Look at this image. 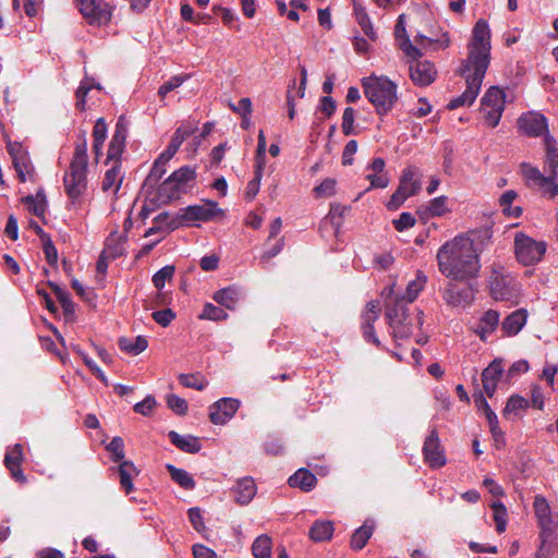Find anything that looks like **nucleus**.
I'll use <instances>...</instances> for the list:
<instances>
[{
  "label": "nucleus",
  "instance_id": "1",
  "mask_svg": "<svg viewBox=\"0 0 558 558\" xmlns=\"http://www.w3.org/2000/svg\"><path fill=\"white\" fill-rule=\"evenodd\" d=\"M490 48L489 25L484 19H480L472 29L468 57L459 69L460 75L465 80L466 88L462 95L449 101L447 106L449 110L471 106L475 101L489 65Z\"/></svg>",
  "mask_w": 558,
  "mask_h": 558
},
{
  "label": "nucleus",
  "instance_id": "2",
  "mask_svg": "<svg viewBox=\"0 0 558 558\" xmlns=\"http://www.w3.org/2000/svg\"><path fill=\"white\" fill-rule=\"evenodd\" d=\"M490 48L489 25L484 19H480L472 29L468 57L459 69L460 75L465 80L466 88L462 95L449 101L447 106L449 110L471 106L475 101L489 65Z\"/></svg>",
  "mask_w": 558,
  "mask_h": 558
},
{
  "label": "nucleus",
  "instance_id": "3",
  "mask_svg": "<svg viewBox=\"0 0 558 558\" xmlns=\"http://www.w3.org/2000/svg\"><path fill=\"white\" fill-rule=\"evenodd\" d=\"M436 258L439 271L451 280L464 281L475 278L481 269L474 242L463 235L442 244Z\"/></svg>",
  "mask_w": 558,
  "mask_h": 558
},
{
  "label": "nucleus",
  "instance_id": "4",
  "mask_svg": "<svg viewBox=\"0 0 558 558\" xmlns=\"http://www.w3.org/2000/svg\"><path fill=\"white\" fill-rule=\"evenodd\" d=\"M87 140L86 132L80 131L69 171L64 174V189L72 203H75L87 190Z\"/></svg>",
  "mask_w": 558,
  "mask_h": 558
},
{
  "label": "nucleus",
  "instance_id": "5",
  "mask_svg": "<svg viewBox=\"0 0 558 558\" xmlns=\"http://www.w3.org/2000/svg\"><path fill=\"white\" fill-rule=\"evenodd\" d=\"M365 96L378 114L388 113L398 100L397 85L389 78L369 76L362 80Z\"/></svg>",
  "mask_w": 558,
  "mask_h": 558
},
{
  "label": "nucleus",
  "instance_id": "6",
  "mask_svg": "<svg viewBox=\"0 0 558 558\" xmlns=\"http://www.w3.org/2000/svg\"><path fill=\"white\" fill-rule=\"evenodd\" d=\"M195 178L196 172L194 168L190 166L179 168L156 186L153 192L154 197L150 198L151 203L166 205L180 198L182 194L187 192L189 183L194 181Z\"/></svg>",
  "mask_w": 558,
  "mask_h": 558
},
{
  "label": "nucleus",
  "instance_id": "7",
  "mask_svg": "<svg viewBox=\"0 0 558 558\" xmlns=\"http://www.w3.org/2000/svg\"><path fill=\"white\" fill-rule=\"evenodd\" d=\"M490 294L496 301H507L518 304L520 286L517 279L500 264H493L489 278Z\"/></svg>",
  "mask_w": 558,
  "mask_h": 558
},
{
  "label": "nucleus",
  "instance_id": "8",
  "mask_svg": "<svg viewBox=\"0 0 558 558\" xmlns=\"http://www.w3.org/2000/svg\"><path fill=\"white\" fill-rule=\"evenodd\" d=\"M404 298L391 299L386 302V319L392 329L396 339L409 338L412 333V325L409 322L408 307Z\"/></svg>",
  "mask_w": 558,
  "mask_h": 558
},
{
  "label": "nucleus",
  "instance_id": "9",
  "mask_svg": "<svg viewBox=\"0 0 558 558\" xmlns=\"http://www.w3.org/2000/svg\"><path fill=\"white\" fill-rule=\"evenodd\" d=\"M221 213L216 202H207L203 205H191L181 208L177 217L170 222V228L175 229L179 226H196L198 221H209Z\"/></svg>",
  "mask_w": 558,
  "mask_h": 558
},
{
  "label": "nucleus",
  "instance_id": "10",
  "mask_svg": "<svg viewBox=\"0 0 558 558\" xmlns=\"http://www.w3.org/2000/svg\"><path fill=\"white\" fill-rule=\"evenodd\" d=\"M547 244L520 232L514 236V252L519 263L531 266L538 263L546 253Z\"/></svg>",
  "mask_w": 558,
  "mask_h": 558
},
{
  "label": "nucleus",
  "instance_id": "11",
  "mask_svg": "<svg viewBox=\"0 0 558 558\" xmlns=\"http://www.w3.org/2000/svg\"><path fill=\"white\" fill-rule=\"evenodd\" d=\"M505 109V94L497 86H490L481 100V110L490 128L498 125Z\"/></svg>",
  "mask_w": 558,
  "mask_h": 558
},
{
  "label": "nucleus",
  "instance_id": "12",
  "mask_svg": "<svg viewBox=\"0 0 558 558\" xmlns=\"http://www.w3.org/2000/svg\"><path fill=\"white\" fill-rule=\"evenodd\" d=\"M80 12L90 25L107 24L112 16V8L102 0H76Z\"/></svg>",
  "mask_w": 558,
  "mask_h": 558
},
{
  "label": "nucleus",
  "instance_id": "13",
  "mask_svg": "<svg viewBox=\"0 0 558 558\" xmlns=\"http://www.w3.org/2000/svg\"><path fill=\"white\" fill-rule=\"evenodd\" d=\"M7 148L12 158V162L17 173L19 180L21 182H26L27 180L35 181V168L31 161L28 153L23 148V146L20 143L10 142Z\"/></svg>",
  "mask_w": 558,
  "mask_h": 558
},
{
  "label": "nucleus",
  "instance_id": "14",
  "mask_svg": "<svg viewBox=\"0 0 558 558\" xmlns=\"http://www.w3.org/2000/svg\"><path fill=\"white\" fill-rule=\"evenodd\" d=\"M409 73L412 82L420 87L430 85L437 77V70L430 61L411 58Z\"/></svg>",
  "mask_w": 558,
  "mask_h": 558
},
{
  "label": "nucleus",
  "instance_id": "15",
  "mask_svg": "<svg viewBox=\"0 0 558 558\" xmlns=\"http://www.w3.org/2000/svg\"><path fill=\"white\" fill-rule=\"evenodd\" d=\"M380 303L379 301H369L361 315V328L363 337L367 342L380 347V341L375 333L374 323L379 318Z\"/></svg>",
  "mask_w": 558,
  "mask_h": 558
},
{
  "label": "nucleus",
  "instance_id": "16",
  "mask_svg": "<svg viewBox=\"0 0 558 558\" xmlns=\"http://www.w3.org/2000/svg\"><path fill=\"white\" fill-rule=\"evenodd\" d=\"M240 407L238 399L221 398L209 408V418L215 425H223L230 421Z\"/></svg>",
  "mask_w": 558,
  "mask_h": 558
},
{
  "label": "nucleus",
  "instance_id": "17",
  "mask_svg": "<svg viewBox=\"0 0 558 558\" xmlns=\"http://www.w3.org/2000/svg\"><path fill=\"white\" fill-rule=\"evenodd\" d=\"M423 454L425 462L434 469L441 468L446 464V456L440 446L439 437L435 429L426 437L423 446Z\"/></svg>",
  "mask_w": 558,
  "mask_h": 558
},
{
  "label": "nucleus",
  "instance_id": "18",
  "mask_svg": "<svg viewBox=\"0 0 558 558\" xmlns=\"http://www.w3.org/2000/svg\"><path fill=\"white\" fill-rule=\"evenodd\" d=\"M518 126L521 132L529 136L537 137L543 133H548L547 119L536 112H527L522 114L518 120Z\"/></svg>",
  "mask_w": 558,
  "mask_h": 558
},
{
  "label": "nucleus",
  "instance_id": "19",
  "mask_svg": "<svg viewBox=\"0 0 558 558\" xmlns=\"http://www.w3.org/2000/svg\"><path fill=\"white\" fill-rule=\"evenodd\" d=\"M128 136V124L121 117L116 123L114 132L109 144L107 159L118 160L122 155Z\"/></svg>",
  "mask_w": 558,
  "mask_h": 558
},
{
  "label": "nucleus",
  "instance_id": "20",
  "mask_svg": "<svg viewBox=\"0 0 558 558\" xmlns=\"http://www.w3.org/2000/svg\"><path fill=\"white\" fill-rule=\"evenodd\" d=\"M504 373L501 360H494L483 372L482 383L483 389L487 397L492 398L496 391L497 384Z\"/></svg>",
  "mask_w": 558,
  "mask_h": 558
},
{
  "label": "nucleus",
  "instance_id": "21",
  "mask_svg": "<svg viewBox=\"0 0 558 558\" xmlns=\"http://www.w3.org/2000/svg\"><path fill=\"white\" fill-rule=\"evenodd\" d=\"M535 515L543 532H553L551 510L545 497L537 495L533 502Z\"/></svg>",
  "mask_w": 558,
  "mask_h": 558
},
{
  "label": "nucleus",
  "instance_id": "22",
  "mask_svg": "<svg viewBox=\"0 0 558 558\" xmlns=\"http://www.w3.org/2000/svg\"><path fill=\"white\" fill-rule=\"evenodd\" d=\"M256 493V484L250 476L239 480L233 487L234 499L239 505H248Z\"/></svg>",
  "mask_w": 558,
  "mask_h": 558
},
{
  "label": "nucleus",
  "instance_id": "23",
  "mask_svg": "<svg viewBox=\"0 0 558 558\" xmlns=\"http://www.w3.org/2000/svg\"><path fill=\"white\" fill-rule=\"evenodd\" d=\"M421 189V183L417 178V170L414 167H408L402 171L400 177L398 190L402 192L408 198L415 195Z\"/></svg>",
  "mask_w": 558,
  "mask_h": 558
},
{
  "label": "nucleus",
  "instance_id": "24",
  "mask_svg": "<svg viewBox=\"0 0 558 558\" xmlns=\"http://www.w3.org/2000/svg\"><path fill=\"white\" fill-rule=\"evenodd\" d=\"M168 437L172 445L179 448L183 452L197 453L202 449L199 439L192 435H180L179 433L171 430Z\"/></svg>",
  "mask_w": 558,
  "mask_h": 558
},
{
  "label": "nucleus",
  "instance_id": "25",
  "mask_svg": "<svg viewBox=\"0 0 558 558\" xmlns=\"http://www.w3.org/2000/svg\"><path fill=\"white\" fill-rule=\"evenodd\" d=\"M386 162L383 158L378 157L373 159L368 169H372L374 173L367 174L366 179L371 182L372 189H385L389 184V178L387 173H384Z\"/></svg>",
  "mask_w": 558,
  "mask_h": 558
},
{
  "label": "nucleus",
  "instance_id": "26",
  "mask_svg": "<svg viewBox=\"0 0 558 558\" xmlns=\"http://www.w3.org/2000/svg\"><path fill=\"white\" fill-rule=\"evenodd\" d=\"M527 312L519 308L508 315L501 323V328L507 336H515L526 324Z\"/></svg>",
  "mask_w": 558,
  "mask_h": 558
},
{
  "label": "nucleus",
  "instance_id": "27",
  "mask_svg": "<svg viewBox=\"0 0 558 558\" xmlns=\"http://www.w3.org/2000/svg\"><path fill=\"white\" fill-rule=\"evenodd\" d=\"M395 35L397 39H402L400 48L409 58H421L422 52L418 48L412 45L410 39L407 37V31L404 27V14L399 15L397 25L395 28Z\"/></svg>",
  "mask_w": 558,
  "mask_h": 558
},
{
  "label": "nucleus",
  "instance_id": "28",
  "mask_svg": "<svg viewBox=\"0 0 558 558\" xmlns=\"http://www.w3.org/2000/svg\"><path fill=\"white\" fill-rule=\"evenodd\" d=\"M120 485L125 494H130L133 489V478L140 474L133 462L124 460L118 466Z\"/></svg>",
  "mask_w": 558,
  "mask_h": 558
},
{
  "label": "nucleus",
  "instance_id": "29",
  "mask_svg": "<svg viewBox=\"0 0 558 558\" xmlns=\"http://www.w3.org/2000/svg\"><path fill=\"white\" fill-rule=\"evenodd\" d=\"M122 182L123 174L121 172V165L116 160L114 165L106 171L101 189L104 192L112 190L113 194H117L121 189Z\"/></svg>",
  "mask_w": 558,
  "mask_h": 558
},
{
  "label": "nucleus",
  "instance_id": "30",
  "mask_svg": "<svg viewBox=\"0 0 558 558\" xmlns=\"http://www.w3.org/2000/svg\"><path fill=\"white\" fill-rule=\"evenodd\" d=\"M546 147L545 170L554 175L558 174V146L555 138L546 133L544 136Z\"/></svg>",
  "mask_w": 558,
  "mask_h": 558
},
{
  "label": "nucleus",
  "instance_id": "31",
  "mask_svg": "<svg viewBox=\"0 0 558 558\" xmlns=\"http://www.w3.org/2000/svg\"><path fill=\"white\" fill-rule=\"evenodd\" d=\"M499 324V313L494 310L487 311L480 319L475 332L482 340H486L494 332Z\"/></svg>",
  "mask_w": 558,
  "mask_h": 558
},
{
  "label": "nucleus",
  "instance_id": "32",
  "mask_svg": "<svg viewBox=\"0 0 558 558\" xmlns=\"http://www.w3.org/2000/svg\"><path fill=\"white\" fill-rule=\"evenodd\" d=\"M288 483L291 487H299L304 492H310L315 487L317 478L311 471L300 469L289 477Z\"/></svg>",
  "mask_w": 558,
  "mask_h": 558
},
{
  "label": "nucleus",
  "instance_id": "33",
  "mask_svg": "<svg viewBox=\"0 0 558 558\" xmlns=\"http://www.w3.org/2000/svg\"><path fill=\"white\" fill-rule=\"evenodd\" d=\"M240 294L239 288L227 287L215 292L214 300L228 310H234Z\"/></svg>",
  "mask_w": 558,
  "mask_h": 558
},
{
  "label": "nucleus",
  "instance_id": "34",
  "mask_svg": "<svg viewBox=\"0 0 558 558\" xmlns=\"http://www.w3.org/2000/svg\"><path fill=\"white\" fill-rule=\"evenodd\" d=\"M167 172V166L160 165L159 162L155 161L147 178L145 179L142 191L145 194H148L149 196L155 191L156 186L158 185L160 179L165 175Z\"/></svg>",
  "mask_w": 558,
  "mask_h": 558
},
{
  "label": "nucleus",
  "instance_id": "35",
  "mask_svg": "<svg viewBox=\"0 0 558 558\" xmlns=\"http://www.w3.org/2000/svg\"><path fill=\"white\" fill-rule=\"evenodd\" d=\"M448 210L447 197L438 196L429 202L425 207H420L417 214L422 219H428L434 216H441Z\"/></svg>",
  "mask_w": 558,
  "mask_h": 558
},
{
  "label": "nucleus",
  "instance_id": "36",
  "mask_svg": "<svg viewBox=\"0 0 558 558\" xmlns=\"http://www.w3.org/2000/svg\"><path fill=\"white\" fill-rule=\"evenodd\" d=\"M333 534L331 521H316L310 529V538L314 542L329 541Z\"/></svg>",
  "mask_w": 558,
  "mask_h": 558
},
{
  "label": "nucleus",
  "instance_id": "37",
  "mask_svg": "<svg viewBox=\"0 0 558 558\" xmlns=\"http://www.w3.org/2000/svg\"><path fill=\"white\" fill-rule=\"evenodd\" d=\"M93 151L96 159L101 155L104 143L107 138V123L104 118L97 119L93 130Z\"/></svg>",
  "mask_w": 558,
  "mask_h": 558
},
{
  "label": "nucleus",
  "instance_id": "38",
  "mask_svg": "<svg viewBox=\"0 0 558 558\" xmlns=\"http://www.w3.org/2000/svg\"><path fill=\"white\" fill-rule=\"evenodd\" d=\"M172 481H174L182 488L191 490L195 487V481L192 475L183 469L175 468L172 464L166 465Z\"/></svg>",
  "mask_w": 558,
  "mask_h": 558
},
{
  "label": "nucleus",
  "instance_id": "39",
  "mask_svg": "<svg viewBox=\"0 0 558 558\" xmlns=\"http://www.w3.org/2000/svg\"><path fill=\"white\" fill-rule=\"evenodd\" d=\"M148 345V341L143 336H137L135 339L121 338L119 347L122 351L133 355L142 353Z\"/></svg>",
  "mask_w": 558,
  "mask_h": 558
},
{
  "label": "nucleus",
  "instance_id": "40",
  "mask_svg": "<svg viewBox=\"0 0 558 558\" xmlns=\"http://www.w3.org/2000/svg\"><path fill=\"white\" fill-rule=\"evenodd\" d=\"M272 541L266 535H259L252 545L254 558H271Z\"/></svg>",
  "mask_w": 558,
  "mask_h": 558
},
{
  "label": "nucleus",
  "instance_id": "41",
  "mask_svg": "<svg viewBox=\"0 0 558 558\" xmlns=\"http://www.w3.org/2000/svg\"><path fill=\"white\" fill-rule=\"evenodd\" d=\"M373 526L364 524L355 530L351 537V548L354 550H361L373 534Z\"/></svg>",
  "mask_w": 558,
  "mask_h": 558
},
{
  "label": "nucleus",
  "instance_id": "42",
  "mask_svg": "<svg viewBox=\"0 0 558 558\" xmlns=\"http://www.w3.org/2000/svg\"><path fill=\"white\" fill-rule=\"evenodd\" d=\"M529 407V401L520 396H511L505 407L504 415L505 416H520L521 413Z\"/></svg>",
  "mask_w": 558,
  "mask_h": 558
},
{
  "label": "nucleus",
  "instance_id": "43",
  "mask_svg": "<svg viewBox=\"0 0 558 558\" xmlns=\"http://www.w3.org/2000/svg\"><path fill=\"white\" fill-rule=\"evenodd\" d=\"M543 196L547 198H554L558 195V183L556 182V175L548 173L544 177L539 183L535 186Z\"/></svg>",
  "mask_w": 558,
  "mask_h": 558
},
{
  "label": "nucleus",
  "instance_id": "44",
  "mask_svg": "<svg viewBox=\"0 0 558 558\" xmlns=\"http://www.w3.org/2000/svg\"><path fill=\"white\" fill-rule=\"evenodd\" d=\"M199 319H208V320H226L228 318V313L211 303H206L204 305L203 312L198 315Z\"/></svg>",
  "mask_w": 558,
  "mask_h": 558
},
{
  "label": "nucleus",
  "instance_id": "45",
  "mask_svg": "<svg viewBox=\"0 0 558 558\" xmlns=\"http://www.w3.org/2000/svg\"><path fill=\"white\" fill-rule=\"evenodd\" d=\"M49 286L58 298L64 313L72 314L74 312V304L71 300L70 293L60 288L57 283L49 282Z\"/></svg>",
  "mask_w": 558,
  "mask_h": 558
},
{
  "label": "nucleus",
  "instance_id": "46",
  "mask_svg": "<svg viewBox=\"0 0 558 558\" xmlns=\"http://www.w3.org/2000/svg\"><path fill=\"white\" fill-rule=\"evenodd\" d=\"M426 282V276L421 271L417 272L416 279L410 281L407 287V301L408 303H412L422 291L424 284Z\"/></svg>",
  "mask_w": 558,
  "mask_h": 558
},
{
  "label": "nucleus",
  "instance_id": "47",
  "mask_svg": "<svg viewBox=\"0 0 558 558\" xmlns=\"http://www.w3.org/2000/svg\"><path fill=\"white\" fill-rule=\"evenodd\" d=\"M263 177V166L256 165L254 178L247 183L245 198L252 201L259 192L260 180Z\"/></svg>",
  "mask_w": 558,
  "mask_h": 558
},
{
  "label": "nucleus",
  "instance_id": "48",
  "mask_svg": "<svg viewBox=\"0 0 558 558\" xmlns=\"http://www.w3.org/2000/svg\"><path fill=\"white\" fill-rule=\"evenodd\" d=\"M494 510V520L496 522V531L498 533H502L506 530L507 525V509L505 505L500 501H495L492 505Z\"/></svg>",
  "mask_w": 558,
  "mask_h": 558
},
{
  "label": "nucleus",
  "instance_id": "49",
  "mask_svg": "<svg viewBox=\"0 0 558 558\" xmlns=\"http://www.w3.org/2000/svg\"><path fill=\"white\" fill-rule=\"evenodd\" d=\"M521 170L523 178L526 180L529 186L535 187L539 181L545 177L537 168L529 165L522 163Z\"/></svg>",
  "mask_w": 558,
  "mask_h": 558
},
{
  "label": "nucleus",
  "instance_id": "50",
  "mask_svg": "<svg viewBox=\"0 0 558 558\" xmlns=\"http://www.w3.org/2000/svg\"><path fill=\"white\" fill-rule=\"evenodd\" d=\"M106 449L111 453L112 461H124V441L121 437H113L111 441L107 445Z\"/></svg>",
  "mask_w": 558,
  "mask_h": 558
},
{
  "label": "nucleus",
  "instance_id": "51",
  "mask_svg": "<svg viewBox=\"0 0 558 558\" xmlns=\"http://www.w3.org/2000/svg\"><path fill=\"white\" fill-rule=\"evenodd\" d=\"M175 268L172 265H167L159 269L153 277V283L158 289L161 290L166 281L171 280L174 275Z\"/></svg>",
  "mask_w": 558,
  "mask_h": 558
},
{
  "label": "nucleus",
  "instance_id": "52",
  "mask_svg": "<svg viewBox=\"0 0 558 558\" xmlns=\"http://www.w3.org/2000/svg\"><path fill=\"white\" fill-rule=\"evenodd\" d=\"M179 380L184 387L196 390H203L207 386V383L203 378L193 374H181Z\"/></svg>",
  "mask_w": 558,
  "mask_h": 558
},
{
  "label": "nucleus",
  "instance_id": "53",
  "mask_svg": "<svg viewBox=\"0 0 558 558\" xmlns=\"http://www.w3.org/2000/svg\"><path fill=\"white\" fill-rule=\"evenodd\" d=\"M22 458V446L20 444H15L12 448L8 449L4 457V464L7 468L21 465Z\"/></svg>",
  "mask_w": 558,
  "mask_h": 558
},
{
  "label": "nucleus",
  "instance_id": "54",
  "mask_svg": "<svg viewBox=\"0 0 558 558\" xmlns=\"http://www.w3.org/2000/svg\"><path fill=\"white\" fill-rule=\"evenodd\" d=\"M187 75H175L172 76L169 81L165 82L158 89V95L160 97H165L170 92L180 87L184 81L187 78Z\"/></svg>",
  "mask_w": 558,
  "mask_h": 558
},
{
  "label": "nucleus",
  "instance_id": "55",
  "mask_svg": "<svg viewBox=\"0 0 558 558\" xmlns=\"http://www.w3.org/2000/svg\"><path fill=\"white\" fill-rule=\"evenodd\" d=\"M355 119V110L352 107H347L342 116L341 129L344 135L349 136L354 134L353 124Z\"/></svg>",
  "mask_w": 558,
  "mask_h": 558
},
{
  "label": "nucleus",
  "instance_id": "56",
  "mask_svg": "<svg viewBox=\"0 0 558 558\" xmlns=\"http://www.w3.org/2000/svg\"><path fill=\"white\" fill-rule=\"evenodd\" d=\"M167 404L179 415H184L187 411V402L177 395H169L167 397Z\"/></svg>",
  "mask_w": 558,
  "mask_h": 558
},
{
  "label": "nucleus",
  "instance_id": "57",
  "mask_svg": "<svg viewBox=\"0 0 558 558\" xmlns=\"http://www.w3.org/2000/svg\"><path fill=\"white\" fill-rule=\"evenodd\" d=\"M357 22L364 34L371 39L376 40V33L373 28L369 16L366 12L362 11L357 13Z\"/></svg>",
  "mask_w": 558,
  "mask_h": 558
},
{
  "label": "nucleus",
  "instance_id": "58",
  "mask_svg": "<svg viewBox=\"0 0 558 558\" xmlns=\"http://www.w3.org/2000/svg\"><path fill=\"white\" fill-rule=\"evenodd\" d=\"M156 404V399L149 395L141 402H137L133 409L136 413L147 416L151 413Z\"/></svg>",
  "mask_w": 558,
  "mask_h": 558
},
{
  "label": "nucleus",
  "instance_id": "59",
  "mask_svg": "<svg viewBox=\"0 0 558 558\" xmlns=\"http://www.w3.org/2000/svg\"><path fill=\"white\" fill-rule=\"evenodd\" d=\"M314 192L317 196L329 197L336 192V181L333 179H325L314 189Z\"/></svg>",
  "mask_w": 558,
  "mask_h": 558
},
{
  "label": "nucleus",
  "instance_id": "60",
  "mask_svg": "<svg viewBox=\"0 0 558 558\" xmlns=\"http://www.w3.org/2000/svg\"><path fill=\"white\" fill-rule=\"evenodd\" d=\"M154 320L162 327H167L175 318V314L170 308L156 311L151 314Z\"/></svg>",
  "mask_w": 558,
  "mask_h": 558
},
{
  "label": "nucleus",
  "instance_id": "61",
  "mask_svg": "<svg viewBox=\"0 0 558 558\" xmlns=\"http://www.w3.org/2000/svg\"><path fill=\"white\" fill-rule=\"evenodd\" d=\"M393 226L398 231H404L415 225V218L410 213H402L398 219L393 220Z\"/></svg>",
  "mask_w": 558,
  "mask_h": 558
},
{
  "label": "nucleus",
  "instance_id": "62",
  "mask_svg": "<svg viewBox=\"0 0 558 558\" xmlns=\"http://www.w3.org/2000/svg\"><path fill=\"white\" fill-rule=\"evenodd\" d=\"M43 242V250L46 256L47 262L50 265H56L58 260V252L56 246L53 245L51 238H47L41 241Z\"/></svg>",
  "mask_w": 558,
  "mask_h": 558
},
{
  "label": "nucleus",
  "instance_id": "63",
  "mask_svg": "<svg viewBox=\"0 0 558 558\" xmlns=\"http://www.w3.org/2000/svg\"><path fill=\"white\" fill-rule=\"evenodd\" d=\"M187 514H189V520H190L191 524L197 532H201L205 529V524H204L202 512H201L199 508H197V507L190 508L187 511Z\"/></svg>",
  "mask_w": 558,
  "mask_h": 558
},
{
  "label": "nucleus",
  "instance_id": "64",
  "mask_svg": "<svg viewBox=\"0 0 558 558\" xmlns=\"http://www.w3.org/2000/svg\"><path fill=\"white\" fill-rule=\"evenodd\" d=\"M194 132V129L191 128V126H185V125H181L179 126L172 138H171V142L175 145H178L179 147L182 145V143L193 134Z\"/></svg>",
  "mask_w": 558,
  "mask_h": 558
}]
</instances>
